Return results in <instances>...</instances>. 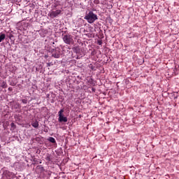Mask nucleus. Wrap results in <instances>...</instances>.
Instances as JSON below:
<instances>
[{
  "instance_id": "obj_1",
  "label": "nucleus",
  "mask_w": 179,
  "mask_h": 179,
  "mask_svg": "<svg viewBox=\"0 0 179 179\" xmlns=\"http://www.w3.org/2000/svg\"><path fill=\"white\" fill-rule=\"evenodd\" d=\"M84 19L87 20V22H88L90 24H92V23H94V22H96L99 17H97V15L93 13V11H90L87 14L85 15Z\"/></svg>"
},
{
  "instance_id": "obj_2",
  "label": "nucleus",
  "mask_w": 179,
  "mask_h": 179,
  "mask_svg": "<svg viewBox=\"0 0 179 179\" xmlns=\"http://www.w3.org/2000/svg\"><path fill=\"white\" fill-rule=\"evenodd\" d=\"M52 57L53 58H61V49L56 48V49H52L51 50Z\"/></svg>"
},
{
  "instance_id": "obj_3",
  "label": "nucleus",
  "mask_w": 179,
  "mask_h": 179,
  "mask_svg": "<svg viewBox=\"0 0 179 179\" xmlns=\"http://www.w3.org/2000/svg\"><path fill=\"white\" fill-rule=\"evenodd\" d=\"M62 13V10H53L51 11L48 13V16L49 17H50L51 19H55V17H58L59 15H61Z\"/></svg>"
},
{
  "instance_id": "obj_4",
  "label": "nucleus",
  "mask_w": 179,
  "mask_h": 179,
  "mask_svg": "<svg viewBox=\"0 0 179 179\" xmlns=\"http://www.w3.org/2000/svg\"><path fill=\"white\" fill-rule=\"evenodd\" d=\"M63 41L65 44H71L73 41V38H72V35L71 34H66L63 36Z\"/></svg>"
},
{
  "instance_id": "obj_5",
  "label": "nucleus",
  "mask_w": 179,
  "mask_h": 179,
  "mask_svg": "<svg viewBox=\"0 0 179 179\" xmlns=\"http://www.w3.org/2000/svg\"><path fill=\"white\" fill-rule=\"evenodd\" d=\"M3 176H5V177H6L8 178V177L9 178H13V177H15V173H13V172H10L8 170L4 171L3 172Z\"/></svg>"
},
{
  "instance_id": "obj_6",
  "label": "nucleus",
  "mask_w": 179,
  "mask_h": 179,
  "mask_svg": "<svg viewBox=\"0 0 179 179\" xmlns=\"http://www.w3.org/2000/svg\"><path fill=\"white\" fill-rule=\"evenodd\" d=\"M59 122H68V117L64 116V115H60L59 116Z\"/></svg>"
},
{
  "instance_id": "obj_7",
  "label": "nucleus",
  "mask_w": 179,
  "mask_h": 179,
  "mask_svg": "<svg viewBox=\"0 0 179 179\" xmlns=\"http://www.w3.org/2000/svg\"><path fill=\"white\" fill-rule=\"evenodd\" d=\"M37 173L41 174V173H44V167L41 165H38L36 169Z\"/></svg>"
},
{
  "instance_id": "obj_8",
  "label": "nucleus",
  "mask_w": 179,
  "mask_h": 179,
  "mask_svg": "<svg viewBox=\"0 0 179 179\" xmlns=\"http://www.w3.org/2000/svg\"><path fill=\"white\" fill-rule=\"evenodd\" d=\"M32 127H34V128H38V121L35 120L33 121L31 123Z\"/></svg>"
},
{
  "instance_id": "obj_9",
  "label": "nucleus",
  "mask_w": 179,
  "mask_h": 179,
  "mask_svg": "<svg viewBox=\"0 0 179 179\" xmlns=\"http://www.w3.org/2000/svg\"><path fill=\"white\" fill-rule=\"evenodd\" d=\"M4 38H6V35L5 34H0V43H2Z\"/></svg>"
},
{
  "instance_id": "obj_10",
  "label": "nucleus",
  "mask_w": 179,
  "mask_h": 179,
  "mask_svg": "<svg viewBox=\"0 0 179 179\" xmlns=\"http://www.w3.org/2000/svg\"><path fill=\"white\" fill-rule=\"evenodd\" d=\"M49 142H51V143H55V138L54 137H50L48 139Z\"/></svg>"
},
{
  "instance_id": "obj_11",
  "label": "nucleus",
  "mask_w": 179,
  "mask_h": 179,
  "mask_svg": "<svg viewBox=\"0 0 179 179\" xmlns=\"http://www.w3.org/2000/svg\"><path fill=\"white\" fill-rule=\"evenodd\" d=\"M1 87H3V89H6V87H8V84H6V82H3Z\"/></svg>"
},
{
  "instance_id": "obj_12",
  "label": "nucleus",
  "mask_w": 179,
  "mask_h": 179,
  "mask_svg": "<svg viewBox=\"0 0 179 179\" xmlns=\"http://www.w3.org/2000/svg\"><path fill=\"white\" fill-rule=\"evenodd\" d=\"M10 127H11V129H13V131L14 129H16V124H15V123L12 122V123L10 124Z\"/></svg>"
},
{
  "instance_id": "obj_13",
  "label": "nucleus",
  "mask_w": 179,
  "mask_h": 179,
  "mask_svg": "<svg viewBox=\"0 0 179 179\" xmlns=\"http://www.w3.org/2000/svg\"><path fill=\"white\" fill-rule=\"evenodd\" d=\"M45 160H47L48 162H51V155L48 154Z\"/></svg>"
},
{
  "instance_id": "obj_14",
  "label": "nucleus",
  "mask_w": 179,
  "mask_h": 179,
  "mask_svg": "<svg viewBox=\"0 0 179 179\" xmlns=\"http://www.w3.org/2000/svg\"><path fill=\"white\" fill-rule=\"evenodd\" d=\"M88 66H89L90 69H92V71H94V66H93V64H90L88 65Z\"/></svg>"
},
{
  "instance_id": "obj_15",
  "label": "nucleus",
  "mask_w": 179,
  "mask_h": 179,
  "mask_svg": "<svg viewBox=\"0 0 179 179\" xmlns=\"http://www.w3.org/2000/svg\"><path fill=\"white\" fill-rule=\"evenodd\" d=\"M52 8H54V9H55L56 8H58V3H55L54 4L52 5Z\"/></svg>"
},
{
  "instance_id": "obj_16",
  "label": "nucleus",
  "mask_w": 179,
  "mask_h": 179,
  "mask_svg": "<svg viewBox=\"0 0 179 179\" xmlns=\"http://www.w3.org/2000/svg\"><path fill=\"white\" fill-rule=\"evenodd\" d=\"M22 103H23V104H27V99H22Z\"/></svg>"
},
{
  "instance_id": "obj_17",
  "label": "nucleus",
  "mask_w": 179,
  "mask_h": 179,
  "mask_svg": "<svg viewBox=\"0 0 179 179\" xmlns=\"http://www.w3.org/2000/svg\"><path fill=\"white\" fill-rule=\"evenodd\" d=\"M62 113H64V109H61V110L59 111V113H58L59 117L61 116V115H62Z\"/></svg>"
},
{
  "instance_id": "obj_18",
  "label": "nucleus",
  "mask_w": 179,
  "mask_h": 179,
  "mask_svg": "<svg viewBox=\"0 0 179 179\" xmlns=\"http://www.w3.org/2000/svg\"><path fill=\"white\" fill-rule=\"evenodd\" d=\"M34 162L35 163H36L37 164H38V163H39V164H41V163H42L41 160H40V161L38 162V161H37V160H36V159H34Z\"/></svg>"
},
{
  "instance_id": "obj_19",
  "label": "nucleus",
  "mask_w": 179,
  "mask_h": 179,
  "mask_svg": "<svg viewBox=\"0 0 179 179\" xmlns=\"http://www.w3.org/2000/svg\"><path fill=\"white\" fill-rule=\"evenodd\" d=\"M15 108H20V104L17 103V104L15 106Z\"/></svg>"
},
{
  "instance_id": "obj_20",
  "label": "nucleus",
  "mask_w": 179,
  "mask_h": 179,
  "mask_svg": "<svg viewBox=\"0 0 179 179\" xmlns=\"http://www.w3.org/2000/svg\"><path fill=\"white\" fill-rule=\"evenodd\" d=\"M47 66H52V62H49L46 64Z\"/></svg>"
},
{
  "instance_id": "obj_21",
  "label": "nucleus",
  "mask_w": 179,
  "mask_h": 179,
  "mask_svg": "<svg viewBox=\"0 0 179 179\" xmlns=\"http://www.w3.org/2000/svg\"><path fill=\"white\" fill-rule=\"evenodd\" d=\"M10 85V86H16V83H15L14 82H11Z\"/></svg>"
},
{
  "instance_id": "obj_22",
  "label": "nucleus",
  "mask_w": 179,
  "mask_h": 179,
  "mask_svg": "<svg viewBox=\"0 0 179 179\" xmlns=\"http://www.w3.org/2000/svg\"><path fill=\"white\" fill-rule=\"evenodd\" d=\"M8 90H9V92H12V90H13V88H12V87H8Z\"/></svg>"
},
{
  "instance_id": "obj_23",
  "label": "nucleus",
  "mask_w": 179,
  "mask_h": 179,
  "mask_svg": "<svg viewBox=\"0 0 179 179\" xmlns=\"http://www.w3.org/2000/svg\"><path fill=\"white\" fill-rule=\"evenodd\" d=\"M98 44H99V45H101V44H102L101 41H99L98 42Z\"/></svg>"
},
{
  "instance_id": "obj_24",
  "label": "nucleus",
  "mask_w": 179,
  "mask_h": 179,
  "mask_svg": "<svg viewBox=\"0 0 179 179\" xmlns=\"http://www.w3.org/2000/svg\"><path fill=\"white\" fill-rule=\"evenodd\" d=\"M8 37H9V38H12V37H13V35L10 34Z\"/></svg>"
},
{
  "instance_id": "obj_25",
  "label": "nucleus",
  "mask_w": 179,
  "mask_h": 179,
  "mask_svg": "<svg viewBox=\"0 0 179 179\" xmlns=\"http://www.w3.org/2000/svg\"><path fill=\"white\" fill-rule=\"evenodd\" d=\"M90 84L93 85V79H91Z\"/></svg>"
},
{
  "instance_id": "obj_26",
  "label": "nucleus",
  "mask_w": 179,
  "mask_h": 179,
  "mask_svg": "<svg viewBox=\"0 0 179 179\" xmlns=\"http://www.w3.org/2000/svg\"><path fill=\"white\" fill-rule=\"evenodd\" d=\"M92 92H96V89L95 88H92Z\"/></svg>"
},
{
  "instance_id": "obj_27",
  "label": "nucleus",
  "mask_w": 179,
  "mask_h": 179,
  "mask_svg": "<svg viewBox=\"0 0 179 179\" xmlns=\"http://www.w3.org/2000/svg\"><path fill=\"white\" fill-rule=\"evenodd\" d=\"M178 96H174V99H178Z\"/></svg>"
},
{
  "instance_id": "obj_28",
  "label": "nucleus",
  "mask_w": 179,
  "mask_h": 179,
  "mask_svg": "<svg viewBox=\"0 0 179 179\" xmlns=\"http://www.w3.org/2000/svg\"><path fill=\"white\" fill-rule=\"evenodd\" d=\"M0 148H1V145H0Z\"/></svg>"
}]
</instances>
